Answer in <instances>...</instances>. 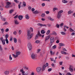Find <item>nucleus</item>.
Listing matches in <instances>:
<instances>
[{
    "label": "nucleus",
    "instance_id": "obj_1",
    "mask_svg": "<svg viewBox=\"0 0 75 75\" xmlns=\"http://www.w3.org/2000/svg\"><path fill=\"white\" fill-rule=\"evenodd\" d=\"M27 33L28 34L27 37L28 40H30V39H31L33 37V33H31L30 34L31 32L30 30H28Z\"/></svg>",
    "mask_w": 75,
    "mask_h": 75
},
{
    "label": "nucleus",
    "instance_id": "obj_2",
    "mask_svg": "<svg viewBox=\"0 0 75 75\" xmlns=\"http://www.w3.org/2000/svg\"><path fill=\"white\" fill-rule=\"evenodd\" d=\"M11 2L7 1L6 3V6H5V8H8L11 7H12L13 6V5H11Z\"/></svg>",
    "mask_w": 75,
    "mask_h": 75
},
{
    "label": "nucleus",
    "instance_id": "obj_3",
    "mask_svg": "<svg viewBox=\"0 0 75 75\" xmlns=\"http://www.w3.org/2000/svg\"><path fill=\"white\" fill-rule=\"evenodd\" d=\"M21 54V52H20L18 51L15 52L16 55L14 54H12V55L15 58H16L17 57H18L19 55H20Z\"/></svg>",
    "mask_w": 75,
    "mask_h": 75
},
{
    "label": "nucleus",
    "instance_id": "obj_4",
    "mask_svg": "<svg viewBox=\"0 0 75 75\" xmlns=\"http://www.w3.org/2000/svg\"><path fill=\"white\" fill-rule=\"evenodd\" d=\"M41 35L40 34V31H38V34H37L35 36V40H37L38 37H41Z\"/></svg>",
    "mask_w": 75,
    "mask_h": 75
},
{
    "label": "nucleus",
    "instance_id": "obj_5",
    "mask_svg": "<svg viewBox=\"0 0 75 75\" xmlns=\"http://www.w3.org/2000/svg\"><path fill=\"white\" fill-rule=\"evenodd\" d=\"M42 69V68L40 67H37L36 69V71L38 74H39Z\"/></svg>",
    "mask_w": 75,
    "mask_h": 75
},
{
    "label": "nucleus",
    "instance_id": "obj_6",
    "mask_svg": "<svg viewBox=\"0 0 75 75\" xmlns=\"http://www.w3.org/2000/svg\"><path fill=\"white\" fill-rule=\"evenodd\" d=\"M28 47L29 50H31V49H32V47L31 46V45L30 43H28Z\"/></svg>",
    "mask_w": 75,
    "mask_h": 75
},
{
    "label": "nucleus",
    "instance_id": "obj_7",
    "mask_svg": "<svg viewBox=\"0 0 75 75\" xmlns=\"http://www.w3.org/2000/svg\"><path fill=\"white\" fill-rule=\"evenodd\" d=\"M69 67H70L69 68V69L71 72H72L73 71V66L71 65H70Z\"/></svg>",
    "mask_w": 75,
    "mask_h": 75
},
{
    "label": "nucleus",
    "instance_id": "obj_8",
    "mask_svg": "<svg viewBox=\"0 0 75 75\" xmlns=\"http://www.w3.org/2000/svg\"><path fill=\"white\" fill-rule=\"evenodd\" d=\"M0 40L2 42V43L3 45H5V41H6V40H5L4 41V40H3V37H1Z\"/></svg>",
    "mask_w": 75,
    "mask_h": 75
},
{
    "label": "nucleus",
    "instance_id": "obj_9",
    "mask_svg": "<svg viewBox=\"0 0 75 75\" xmlns=\"http://www.w3.org/2000/svg\"><path fill=\"white\" fill-rule=\"evenodd\" d=\"M31 57L32 59H35L36 58V56L34 54V53L32 54Z\"/></svg>",
    "mask_w": 75,
    "mask_h": 75
},
{
    "label": "nucleus",
    "instance_id": "obj_10",
    "mask_svg": "<svg viewBox=\"0 0 75 75\" xmlns=\"http://www.w3.org/2000/svg\"><path fill=\"white\" fill-rule=\"evenodd\" d=\"M50 42L51 43H53L55 41V38L54 37H52L50 38Z\"/></svg>",
    "mask_w": 75,
    "mask_h": 75
},
{
    "label": "nucleus",
    "instance_id": "obj_11",
    "mask_svg": "<svg viewBox=\"0 0 75 75\" xmlns=\"http://www.w3.org/2000/svg\"><path fill=\"white\" fill-rule=\"evenodd\" d=\"M18 18L19 19V20H22L23 18V16L19 15L18 17Z\"/></svg>",
    "mask_w": 75,
    "mask_h": 75
},
{
    "label": "nucleus",
    "instance_id": "obj_12",
    "mask_svg": "<svg viewBox=\"0 0 75 75\" xmlns=\"http://www.w3.org/2000/svg\"><path fill=\"white\" fill-rule=\"evenodd\" d=\"M14 22L15 23V24L16 25H18L19 24V22L16 19L14 20Z\"/></svg>",
    "mask_w": 75,
    "mask_h": 75
},
{
    "label": "nucleus",
    "instance_id": "obj_13",
    "mask_svg": "<svg viewBox=\"0 0 75 75\" xmlns=\"http://www.w3.org/2000/svg\"><path fill=\"white\" fill-rule=\"evenodd\" d=\"M61 15H62L61 13H58L57 16V18H58V19L60 18L61 16Z\"/></svg>",
    "mask_w": 75,
    "mask_h": 75
},
{
    "label": "nucleus",
    "instance_id": "obj_14",
    "mask_svg": "<svg viewBox=\"0 0 75 75\" xmlns=\"http://www.w3.org/2000/svg\"><path fill=\"white\" fill-rule=\"evenodd\" d=\"M50 38V37L49 36H47L45 38V42H47V41L48 40V39H49Z\"/></svg>",
    "mask_w": 75,
    "mask_h": 75
},
{
    "label": "nucleus",
    "instance_id": "obj_15",
    "mask_svg": "<svg viewBox=\"0 0 75 75\" xmlns=\"http://www.w3.org/2000/svg\"><path fill=\"white\" fill-rule=\"evenodd\" d=\"M1 19L2 21H4V22H5V21H6V18H4L2 16H1Z\"/></svg>",
    "mask_w": 75,
    "mask_h": 75
},
{
    "label": "nucleus",
    "instance_id": "obj_16",
    "mask_svg": "<svg viewBox=\"0 0 75 75\" xmlns=\"http://www.w3.org/2000/svg\"><path fill=\"white\" fill-rule=\"evenodd\" d=\"M45 68H46V67L45 65H44L42 67V71H44V70L45 69Z\"/></svg>",
    "mask_w": 75,
    "mask_h": 75
},
{
    "label": "nucleus",
    "instance_id": "obj_17",
    "mask_svg": "<svg viewBox=\"0 0 75 75\" xmlns=\"http://www.w3.org/2000/svg\"><path fill=\"white\" fill-rule=\"evenodd\" d=\"M61 53L62 54H64V55H67V54H68V53H67L63 51H61Z\"/></svg>",
    "mask_w": 75,
    "mask_h": 75
},
{
    "label": "nucleus",
    "instance_id": "obj_18",
    "mask_svg": "<svg viewBox=\"0 0 75 75\" xmlns=\"http://www.w3.org/2000/svg\"><path fill=\"white\" fill-rule=\"evenodd\" d=\"M25 18H26V19H27V20H28L29 19L30 17L29 16H28V15H26L25 16Z\"/></svg>",
    "mask_w": 75,
    "mask_h": 75
},
{
    "label": "nucleus",
    "instance_id": "obj_19",
    "mask_svg": "<svg viewBox=\"0 0 75 75\" xmlns=\"http://www.w3.org/2000/svg\"><path fill=\"white\" fill-rule=\"evenodd\" d=\"M59 45L60 47H62V46H64L65 45L64 44L62 43H60L59 44Z\"/></svg>",
    "mask_w": 75,
    "mask_h": 75
},
{
    "label": "nucleus",
    "instance_id": "obj_20",
    "mask_svg": "<svg viewBox=\"0 0 75 75\" xmlns=\"http://www.w3.org/2000/svg\"><path fill=\"white\" fill-rule=\"evenodd\" d=\"M4 73L6 75H8V74H9V71H6L4 72Z\"/></svg>",
    "mask_w": 75,
    "mask_h": 75
},
{
    "label": "nucleus",
    "instance_id": "obj_21",
    "mask_svg": "<svg viewBox=\"0 0 75 75\" xmlns=\"http://www.w3.org/2000/svg\"><path fill=\"white\" fill-rule=\"evenodd\" d=\"M20 71L21 72H22V74H25V72L23 70V68H22V69H21L20 70Z\"/></svg>",
    "mask_w": 75,
    "mask_h": 75
},
{
    "label": "nucleus",
    "instance_id": "obj_22",
    "mask_svg": "<svg viewBox=\"0 0 75 75\" xmlns=\"http://www.w3.org/2000/svg\"><path fill=\"white\" fill-rule=\"evenodd\" d=\"M62 2L63 3H68V1L65 0H62Z\"/></svg>",
    "mask_w": 75,
    "mask_h": 75
},
{
    "label": "nucleus",
    "instance_id": "obj_23",
    "mask_svg": "<svg viewBox=\"0 0 75 75\" xmlns=\"http://www.w3.org/2000/svg\"><path fill=\"white\" fill-rule=\"evenodd\" d=\"M14 42L15 43H16L17 42V40L16 38H14L13 39Z\"/></svg>",
    "mask_w": 75,
    "mask_h": 75
},
{
    "label": "nucleus",
    "instance_id": "obj_24",
    "mask_svg": "<svg viewBox=\"0 0 75 75\" xmlns=\"http://www.w3.org/2000/svg\"><path fill=\"white\" fill-rule=\"evenodd\" d=\"M11 56V54H10L9 55V61H11V60H12L13 59Z\"/></svg>",
    "mask_w": 75,
    "mask_h": 75
},
{
    "label": "nucleus",
    "instance_id": "obj_25",
    "mask_svg": "<svg viewBox=\"0 0 75 75\" xmlns=\"http://www.w3.org/2000/svg\"><path fill=\"white\" fill-rule=\"evenodd\" d=\"M5 37L6 38V39H7V38H8V34H6V35H5Z\"/></svg>",
    "mask_w": 75,
    "mask_h": 75
},
{
    "label": "nucleus",
    "instance_id": "obj_26",
    "mask_svg": "<svg viewBox=\"0 0 75 75\" xmlns=\"http://www.w3.org/2000/svg\"><path fill=\"white\" fill-rule=\"evenodd\" d=\"M14 11V10L13 9L9 11V13L11 14Z\"/></svg>",
    "mask_w": 75,
    "mask_h": 75
},
{
    "label": "nucleus",
    "instance_id": "obj_27",
    "mask_svg": "<svg viewBox=\"0 0 75 75\" xmlns=\"http://www.w3.org/2000/svg\"><path fill=\"white\" fill-rule=\"evenodd\" d=\"M45 32L44 30H42L41 31V34H45Z\"/></svg>",
    "mask_w": 75,
    "mask_h": 75
},
{
    "label": "nucleus",
    "instance_id": "obj_28",
    "mask_svg": "<svg viewBox=\"0 0 75 75\" xmlns=\"http://www.w3.org/2000/svg\"><path fill=\"white\" fill-rule=\"evenodd\" d=\"M73 13V12L71 11H69L68 12V13L69 14H71V13Z\"/></svg>",
    "mask_w": 75,
    "mask_h": 75
},
{
    "label": "nucleus",
    "instance_id": "obj_29",
    "mask_svg": "<svg viewBox=\"0 0 75 75\" xmlns=\"http://www.w3.org/2000/svg\"><path fill=\"white\" fill-rule=\"evenodd\" d=\"M23 4L24 7H25V6H26V4L25 3V2L24 1L23 2Z\"/></svg>",
    "mask_w": 75,
    "mask_h": 75
},
{
    "label": "nucleus",
    "instance_id": "obj_30",
    "mask_svg": "<svg viewBox=\"0 0 75 75\" xmlns=\"http://www.w3.org/2000/svg\"><path fill=\"white\" fill-rule=\"evenodd\" d=\"M52 35H57V33H56V32H53L52 34Z\"/></svg>",
    "mask_w": 75,
    "mask_h": 75
},
{
    "label": "nucleus",
    "instance_id": "obj_31",
    "mask_svg": "<svg viewBox=\"0 0 75 75\" xmlns=\"http://www.w3.org/2000/svg\"><path fill=\"white\" fill-rule=\"evenodd\" d=\"M7 24H8V22H7L6 21L5 22H4L3 24V25H6Z\"/></svg>",
    "mask_w": 75,
    "mask_h": 75
},
{
    "label": "nucleus",
    "instance_id": "obj_32",
    "mask_svg": "<svg viewBox=\"0 0 75 75\" xmlns=\"http://www.w3.org/2000/svg\"><path fill=\"white\" fill-rule=\"evenodd\" d=\"M33 13L34 14H37V13H38V11H35L33 12Z\"/></svg>",
    "mask_w": 75,
    "mask_h": 75
},
{
    "label": "nucleus",
    "instance_id": "obj_33",
    "mask_svg": "<svg viewBox=\"0 0 75 75\" xmlns=\"http://www.w3.org/2000/svg\"><path fill=\"white\" fill-rule=\"evenodd\" d=\"M49 20H50L51 21H54V19H52L51 17H50L49 18Z\"/></svg>",
    "mask_w": 75,
    "mask_h": 75
},
{
    "label": "nucleus",
    "instance_id": "obj_34",
    "mask_svg": "<svg viewBox=\"0 0 75 75\" xmlns=\"http://www.w3.org/2000/svg\"><path fill=\"white\" fill-rule=\"evenodd\" d=\"M45 13H43L42 14L41 16L42 17H45Z\"/></svg>",
    "mask_w": 75,
    "mask_h": 75
},
{
    "label": "nucleus",
    "instance_id": "obj_35",
    "mask_svg": "<svg viewBox=\"0 0 75 75\" xmlns=\"http://www.w3.org/2000/svg\"><path fill=\"white\" fill-rule=\"evenodd\" d=\"M61 34L62 35H65L66 33L64 32H61Z\"/></svg>",
    "mask_w": 75,
    "mask_h": 75
},
{
    "label": "nucleus",
    "instance_id": "obj_36",
    "mask_svg": "<svg viewBox=\"0 0 75 75\" xmlns=\"http://www.w3.org/2000/svg\"><path fill=\"white\" fill-rule=\"evenodd\" d=\"M50 33V30H48L46 33L47 35H48Z\"/></svg>",
    "mask_w": 75,
    "mask_h": 75
},
{
    "label": "nucleus",
    "instance_id": "obj_37",
    "mask_svg": "<svg viewBox=\"0 0 75 75\" xmlns=\"http://www.w3.org/2000/svg\"><path fill=\"white\" fill-rule=\"evenodd\" d=\"M40 51H41V50H40V49H38L37 50V53L38 54V53L40 52Z\"/></svg>",
    "mask_w": 75,
    "mask_h": 75
},
{
    "label": "nucleus",
    "instance_id": "obj_38",
    "mask_svg": "<svg viewBox=\"0 0 75 75\" xmlns=\"http://www.w3.org/2000/svg\"><path fill=\"white\" fill-rule=\"evenodd\" d=\"M58 13H59V14H61V13H63V11L61 10H60Z\"/></svg>",
    "mask_w": 75,
    "mask_h": 75
},
{
    "label": "nucleus",
    "instance_id": "obj_39",
    "mask_svg": "<svg viewBox=\"0 0 75 75\" xmlns=\"http://www.w3.org/2000/svg\"><path fill=\"white\" fill-rule=\"evenodd\" d=\"M38 25L39 26H40V27H42V26L43 25V24H42L41 23H38Z\"/></svg>",
    "mask_w": 75,
    "mask_h": 75
},
{
    "label": "nucleus",
    "instance_id": "obj_40",
    "mask_svg": "<svg viewBox=\"0 0 75 75\" xmlns=\"http://www.w3.org/2000/svg\"><path fill=\"white\" fill-rule=\"evenodd\" d=\"M57 10H58V9L57 8H54L53 9V11H55Z\"/></svg>",
    "mask_w": 75,
    "mask_h": 75
},
{
    "label": "nucleus",
    "instance_id": "obj_41",
    "mask_svg": "<svg viewBox=\"0 0 75 75\" xmlns=\"http://www.w3.org/2000/svg\"><path fill=\"white\" fill-rule=\"evenodd\" d=\"M52 48L53 49H55L56 48H57V45H54V46L52 47Z\"/></svg>",
    "mask_w": 75,
    "mask_h": 75
},
{
    "label": "nucleus",
    "instance_id": "obj_42",
    "mask_svg": "<svg viewBox=\"0 0 75 75\" xmlns=\"http://www.w3.org/2000/svg\"><path fill=\"white\" fill-rule=\"evenodd\" d=\"M40 42V41L38 40H37L35 41V42L36 43V44H38V43H39V42Z\"/></svg>",
    "mask_w": 75,
    "mask_h": 75
},
{
    "label": "nucleus",
    "instance_id": "obj_43",
    "mask_svg": "<svg viewBox=\"0 0 75 75\" xmlns=\"http://www.w3.org/2000/svg\"><path fill=\"white\" fill-rule=\"evenodd\" d=\"M45 6V4L44 3H43L42 4V7H44Z\"/></svg>",
    "mask_w": 75,
    "mask_h": 75
},
{
    "label": "nucleus",
    "instance_id": "obj_44",
    "mask_svg": "<svg viewBox=\"0 0 75 75\" xmlns=\"http://www.w3.org/2000/svg\"><path fill=\"white\" fill-rule=\"evenodd\" d=\"M69 30H70V32H73V31H74V30H73V29H72V28H70Z\"/></svg>",
    "mask_w": 75,
    "mask_h": 75
},
{
    "label": "nucleus",
    "instance_id": "obj_45",
    "mask_svg": "<svg viewBox=\"0 0 75 75\" xmlns=\"http://www.w3.org/2000/svg\"><path fill=\"white\" fill-rule=\"evenodd\" d=\"M14 1L16 3H19V1H17V0H14Z\"/></svg>",
    "mask_w": 75,
    "mask_h": 75
},
{
    "label": "nucleus",
    "instance_id": "obj_46",
    "mask_svg": "<svg viewBox=\"0 0 75 75\" xmlns=\"http://www.w3.org/2000/svg\"><path fill=\"white\" fill-rule=\"evenodd\" d=\"M24 69L25 70H28V67H24Z\"/></svg>",
    "mask_w": 75,
    "mask_h": 75
},
{
    "label": "nucleus",
    "instance_id": "obj_47",
    "mask_svg": "<svg viewBox=\"0 0 75 75\" xmlns=\"http://www.w3.org/2000/svg\"><path fill=\"white\" fill-rule=\"evenodd\" d=\"M59 24L58 25V24H57L56 25V27L58 28H59Z\"/></svg>",
    "mask_w": 75,
    "mask_h": 75
},
{
    "label": "nucleus",
    "instance_id": "obj_48",
    "mask_svg": "<svg viewBox=\"0 0 75 75\" xmlns=\"http://www.w3.org/2000/svg\"><path fill=\"white\" fill-rule=\"evenodd\" d=\"M30 30H31L32 32H33V28H30Z\"/></svg>",
    "mask_w": 75,
    "mask_h": 75
},
{
    "label": "nucleus",
    "instance_id": "obj_49",
    "mask_svg": "<svg viewBox=\"0 0 75 75\" xmlns=\"http://www.w3.org/2000/svg\"><path fill=\"white\" fill-rule=\"evenodd\" d=\"M13 34H14V35H17V32L16 31H14L13 32Z\"/></svg>",
    "mask_w": 75,
    "mask_h": 75
},
{
    "label": "nucleus",
    "instance_id": "obj_50",
    "mask_svg": "<svg viewBox=\"0 0 75 75\" xmlns=\"http://www.w3.org/2000/svg\"><path fill=\"white\" fill-rule=\"evenodd\" d=\"M51 70H52V69L50 68L48 69V72H50V71H51Z\"/></svg>",
    "mask_w": 75,
    "mask_h": 75
},
{
    "label": "nucleus",
    "instance_id": "obj_51",
    "mask_svg": "<svg viewBox=\"0 0 75 75\" xmlns=\"http://www.w3.org/2000/svg\"><path fill=\"white\" fill-rule=\"evenodd\" d=\"M21 34V30H20L19 31V34L20 35Z\"/></svg>",
    "mask_w": 75,
    "mask_h": 75
},
{
    "label": "nucleus",
    "instance_id": "obj_52",
    "mask_svg": "<svg viewBox=\"0 0 75 75\" xmlns=\"http://www.w3.org/2000/svg\"><path fill=\"white\" fill-rule=\"evenodd\" d=\"M9 31V29L8 28H7L5 30V32H8Z\"/></svg>",
    "mask_w": 75,
    "mask_h": 75
},
{
    "label": "nucleus",
    "instance_id": "obj_53",
    "mask_svg": "<svg viewBox=\"0 0 75 75\" xmlns=\"http://www.w3.org/2000/svg\"><path fill=\"white\" fill-rule=\"evenodd\" d=\"M45 13H46L47 14H49V13H50V12H49V11H45Z\"/></svg>",
    "mask_w": 75,
    "mask_h": 75
},
{
    "label": "nucleus",
    "instance_id": "obj_54",
    "mask_svg": "<svg viewBox=\"0 0 75 75\" xmlns=\"http://www.w3.org/2000/svg\"><path fill=\"white\" fill-rule=\"evenodd\" d=\"M62 63H63V62H59V64L61 65H62Z\"/></svg>",
    "mask_w": 75,
    "mask_h": 75
},
{
    "label": "nucleus",
    "instance_id": "obj_55",
    "mask_svg": "<svg viewBox=\"0 0 75 75\" xmlns=\"http://www.w3.org/2000/svg\"><path fill=\"white\" fill-rule=\"evenodd\" d=\"M66 75H72L71 74V73H67L66 74Z\"/></svg>",
    "mask_w": 75,
    "mask_h": 75
},
{
    "label": "nucleus",
    "instance_id": "obj_56",
    "mask_svg": "<svg viewBox=\"0 0 75 75\" xmlns=\"http://www.w3.org/2000/svg\"><path fill=\"white\" fill-rule=\"evenodd\" d=\"M0 50L1 51H2L3 50V49H2V47H1V46L0 45Z\"/></svg>",
    "mask_w": 75,
    "mask_h": 75
},
{
    "label": "nucleus",
    "instance_id": "obj_57",
    "mask_svg": "<svg viewBox=\"0 0 75 75\" xmlns=\"http://www.w3.org/2000/svg\"><path fill=\"white\" fill-rule=\"evenodd\" d=\"M56 43H57V44H58V43H59V40H57L56 41Z\"/></svg>",
    "mask_w": 75,
    "mask_h": 75
},
{
    "label": "nucleus",
    "instance_id": "obj_58",
    "mask_svg": "<svg viewBox=\"0 0 75 75\" xmlns=\"http://www.w3.org/2000/svg\"><path fill=\"white\" fill-rule=\"evenodd\" d=\"M18 15H16L14 17V18H17L18 17Z\"/></svg>",
    "mask_w": 75,
    "mask_h": 75
},
{
    "label": "nucleus",
    "instance_id": "obj_59",
    "mask_svg": "<svg viewBox=\"0 0 75 75\" xmlns=\"http://www.w3.org/2000/svg\"><path fill=\"white\" fill-rule=\"evenodd\" d=\"M5 40L6 41V44H8V39H6Z\"/></svg>",
    "mask_w": 75,
    "mask_h": 75
},
{
    "label": "nucleus",
    "instance_id": "obj_60",
    "mask_svg": "<svg viewBox=\"0 0 75 75\" xmlns=\"http://www.w3.org/2000/svg\"><path fill=\"white\" fill-rule=\"evenodd\" d=\"M25 75H28V71L25 73Z\"/></svg>",
    "mask_w": 75,
    "mask_h": 75
},
{
    "label": "nucleus",
    "instance_id": "obj_61",
    "mask_svg": "<svg viewBox=\"0 0 75 75\" xmlns=\"http://www.w3.org/2000/svg\"><path fill=\"white\" fill-rule=\"evenodd\" d=\"M62 50L63 51H66V52L67 51V50H66V49H65V48H63Z\"/></svg>",
    "mask_w": 75,
    "mask_h": 75
},
{
    "label": "nucleus",
    "instance_id": "obj_62",
    "mask_svg": "<svg viewBox=\"0 0 75 75\" xmlns=\"http://www.w3.org/2000/svg\"><path fill=\"white\" fill-rule=\"evenodd\" d=\"M45 65H46V67H48V63H46Z\"/></svg>",
    "mask_w": 75,
    "mask_h": 75
},
{
    "label": "nucleus",
    "instance_id": "obj_63",
    "mask_svg": "<svg viewBox=\"0 0 75 75\" xmlns=\"http://www.w3.org/2000/svg\"><path fill=\"white\" fill-rule=\"evenodd\" d=\"M63 25H64V23H63L60 24V27H62V26H63Z\"/></svg>",
    "mask_w": 75,
    "mask_h": 75
},
{
    "label": "nucleus",
    "instance_id": "obj_64",
    "mask_svg": "<svg viewBox=\"0 0 75 75\" xmlns=\"http://www.w3.org/2000/svg\"><path fill=\"white\" fill-rule=\"evenodd\" d=\"M32 11H35V9L34 8H33L32 9Z\"/></svg>",
    "mask_w": 75,
    "mask_h": 75
}]
</instances>
